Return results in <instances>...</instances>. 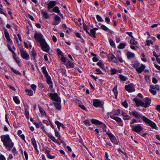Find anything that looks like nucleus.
Segmentation results:
<instances>
[{
    "label": "nucleus",
    "instance_id": "20e7f679",
    "mask_svg": "<svg viewBox=\"0 0 160 160\" xmlns=\"http://www.w3.org/2000/svg\"><path fill=\"white\" fill-rule=\"evenodd\" d=\"M47 95L51 97L52 100L58 102H61V99L57 93H48Z\"/></svg>",
    "mask_w": 160,
    "mask_h": 160
},
{
    "label": "nucleus",
    "instance_id": "39448f33",
    "mask_svg": "<svg viewBox=\"0 0 160 160\" xmlns=\"http://www.w3.org/2000/svg\"><path fill=\"white\" fill-rule=\"evenodd\" d=\"M132 128L131 130L139 134H140V132L143 129V128L142 127L140 124H138L135 126H132L131 127Z\"/></svg>",
    "mask_w": 160,
    "mask_h": 160
},
{
    "label": "nucleus",
    "instance_id": "69168bd1",
    "mask_svg": "<svg viewBox=\"0 0 160 160\" xmlns=\"http://www.w3.org/2000/svg\"><path fill=\"white\" fill-rule=\"evenodd\" d=\"M152 81L153 83L156 84L157 83L158 80L155 78H153Z\"/></svg>",
    "mask_w": 160,
    "mask_h": 160
},
{
    "label": "nucleus",
    "instance_id": "9b49d317",
    "mask_svg": "<svg viewBox=\"0 0 160 160\" xmlns=\"http://www.w3.org/2000/svg\"><path fill=\"white\" fill-rule=\"evenodd\" d=\"M125 88L126 90L129 92H132L135 91L134 87L130 84L126 85Z\"/></svg>",
    "mask_w": 160,
    "mask_h": 160
},
{
    "label": "nucleus",
    "instance_id": "473e14b6",
    "mask_svg": "<svg viewBox=\"0 0 160 160\" xmlns=\"http://www.w3.org/2000/svg\"><path fill=\"white\" fill-rule=\"evenodd\" d=\"M127 45L126 43H120L118 46V48L119 49H123L125 48V46Z\"/></svg>",
    "mask_w": 160,
    "mask_h": 160
},
{
    "label": "nucleus",
    "instance_id": "393cba45",
    "mask_svg": "<svg viewBox=\"0 0 160 160\" xmlns=\"http://www.w3.org/2000/svg\"><path fill=\"white\" fill-rule=\"evenodd\" d=\"M58 56L60 58V60L62 61V62H63V63H64L66 62V58L64 56V55H63L62 53L59 55Z\"/></svg>",
    "mask_w": 160,
    "mask_h": 160
},
{
    "label": "nucleus",
    "instance_id": "4c0bfd02",
    "mask_svg": "<svg viewBox=\"0 0 160 160\" xmlns=\"http://www.w3.org/2000/svg\"><path fill=\"white\" fill-rule=\"evenodd\" d=\"M138 121L135 118H133L132 119L131 121L130 122V126L131 127V126H134L133 124L137 122Z\"/></svg>",
    "mask_w": 160,
    "mask_h": 160
},
{
    "label": "nucleus",
    "instance_id": "79ce46f5",
    "mask_svg": "<svg viewBox=\"0 0 160 160\" xmlns=\"http://www.w3.org/2000/svg\"><path fill=\"white\" fill-rule=\"evenodd\" d=\"M13 99L14 101L16 104H19L20 103V101L17 97H13Z\"/></svg>",
    "mask_w": 160,
    "mask_h": 160
},
{
    "label": "nucleus",
    "instance_id": "a211bd4d",
    "mask_svg": "<svg viewBox=\"0 0 160 160\" xmlns=\"http://www.w3.org/2000/svg\"><path fill=\"white\" fill-rule=\"evenodd\" d=\"M31 143L34 147V149L36 151H38L37 149V146L36 144V140L34 138H32L31 139Z\"/></svg>",
    "mask_w": 160,
    "mask_h": 160
},
{
    "label": "nucleus",
    "instance_id": "ddd939ff",
    "mask_svg": "<svg viewBox=\"0 0 160 160\" xmlns=\"http://www.w3.org/2000/svg\"><path fill=\"white\" fill-rule=\"evenodd\" d=\"M4 33L5 35V36L8 41V42L9 43L12 42V41L10 38V36L8 32L6 29L5 28H4Z\"/></svg>",
    "mask_w": 160,
    "mask_h": 160
},
{
    "label": "nucleus",
    "instance_id": "e2e57ef3",
    "mask_svg": "<svg viewBox=\"0 0 160 160\" xmlns=\"http://www.w3.org/2000/svg\"><path fill=\"white\" fill-rule=\"evenodd\" d=\"M24 154L26 159L27 160L28 158V153L26 151H24Z\"/></svg>",
    "mask_w": 160,
    "mask_h": 160
},
{
    "label": "nucleus",
    "instance_id": "864d4df0",
    "mask_svg": "<svg viewBox=\"0 0 160 160\" xmlns=\"http://www.w3.org/2000/svg\"><path fill=\"white\" fill-rule=\"evenodd\" d=\"M121 113L120 112V110L119 109H118L115 111V113L114 114V115H115L118 116Z\"/></svg>",
    "mask_w": 160,
    "mask_h": 160
},
{
    "label": "nucleus",
    "instance_id": "6ab92c4d",
    "mask_svg": "<svg viewBox=\"0 0 160 160\" xmlns=\"http://www.w3.org/2000/svg\"><path fill=\"white\" fill-rule=\"evenodd\" d=\"M127 56L128 59H130L135 57V54L133 52L128 51L127 53Z\"/></svg>",
    "mask_w": 160,
    "mask_h": 160
},
{
    "label": "nucleus",
    "instance_id": "a878e982",
    "mask_svg": "<svg viewBox=\"0 0 160 160\" xmlns=\"http://www.w3.org/2000/svg\"><path fill=\"white\" fill-rule=\"evenodd\" d=\"M38 108L40 112L43 116L46 115V113L44 110L40 106L38 105Z\"/></svg>",
    "mask_w": 160,
    "mask_h": 160
},
{
    "label": "nucleus",
    "instance_id": "ea45409f",
    "mask_svg": "<svg viewBox=\"0 0 160 160\" xmlns=\"http://www.w3.org/2000/svg\"><path fill=\"white\" fill-rule=\"evenodd\" d=\"M97 65L101 68L102 69H103L104 68V65L101 62H98L97 63Z\"/></svg>",
    "mask_w": 160,
    "mask_h": 160
},
{
    "label": "nucleus",
    "instance_id": "dca6fc26",
    "mask_svg": "<svg viewBox=\"0 0 160 160\" xmlns=\"http://www.w3.org/2000/svg\"><path fill=\"white\" fill-rule=\"evenodd\" d=\"M48 9L52 8L56 5L55 1H50L48 4Z\"/></svg>",
    "mask_w": 160,
    "mask_h": 160
},
{
    "label": "nucleus",
    "instance_id": "2f4dec72",
    "mask_svg": "<svg viewBox=\"0 0 160 160\" xmlns=\"http://www.w3.org/2000/svg\"><path fill=\"white\" fill-rule=\"evenodd\" d=\"M11 70L15 74L18 75H21V73L18 71L15 70L14 68L11 67L10 68Z\"/></svg>",
    "mask_w": 160,
    "mask_h": 160
},
{
    "label": "nucleus",
    "instance_id": "cd10ccee",
    "mask_svg": "<svg viewBox=\"0 0 160 160\" xmlns=\"http://www.w3.org/2000/svg\"><path fill=\"white\" fill-rule=\"evenodd\" d=\"M99 25L101 26V29L104 31H107L109 30V29L104 25H102L101 23H99Z\"/></svg>",
    "mask_w": 160,
    "mask_h": 160
},
{
    "label": "nucleus",
    "instance_id": "aec40b11",
    "mask_svg": "<svg viewBox=\"0 0 160 160\" xmlns=\"http://www.w3.org/2000/svg\"><path fill=\"white\" fill-rule=\"evenodd\" d=\"M61 102H54L53 104L54 105V106L55 108L59 110H60L61 109V106L60 104Z\"/></svg>",
    "mask_w": 160,
    "mask_h": 160
},
{
    "label": "nucleus",
    "instance_id": "49530a36",
    "mask_svg": "<svg viewBox=\"0 0 160 160\" xmlns=\"http://www.w3.org/2000/svg\"><path fill=\"white\" fill-rule=\"evenodd\" d=\"M96 18L98 22H102L103 20L102 18L99 15H97L96 16Z\"/></svg>",
    "mask_w": 160,
    "mask_h": 160
},
{
    "label": "nucleus",
    "instance_id": "b1692460",
    "mask_svg": "<svg viewBox=\"0 0 160 160\" xmlns=\"http://www.w3.org/2000/svg\"><path fill=\"white\" fill-rule=\"evenodd\" d=\"M58 56L60 58V60L62 61V62H63V63H64L66 62V58L64 56V55H63L62 53L59 55Z\"/></svg>",
    "mask_w": 160,
    "mask_h": 160
},
{
    "label": "nucleus",
    "instance_id": "5fc2aeb1",
    "mask_svg": "<svg viewBox=\"0 0 160 160\" xmlns=\"http://www.w3.org/2000/svg\"><path fill=\"white\" fill-rule=\"evenodd\" d=\"M146 44L147 45L149 46L150 44H152L153 42L151 40H147L146 41Z\"/></svg>",
    "mask_w": 160,
    "mask_h": 160
},
{
    "label": "nucleus",
    "instance_id": "13d9d810",
    "mask_svg": "<svg viewBox=\"0 0 160 160\" xmlns=\"http://www.w3.org/2000/svg\"><path fill=\"white\" fill-rule=\"evenodd\" d=\"M78 105L80 108L83 110H86V108L84 105H81L80 104H78Z\"/></svg>",
    "mask_w": 160,
    "mask_h": 160
},
{
    "label": "nucleus",
    "instance_id": "c85d7f7f",
    "mask_svg": "<svg viewBox=\"0 0 160 160\" xmlns=\"http://www.w3.org/2000/svg\"><path fill=\"white\" fill-rule=\"evenodd\" d=\"M113 91L114 93L115 97L116 98H117L118 91L117 90V86H115L113 89Z\"/></svg>",
    "mask_w": 160,
    "mask_h": 160
},
{
    "label": "nucleus",
    "instance_id": "e433bc0d",
    "mask_svg": "<svg viewBox=\"0 0 160 160\" xmlns=\"http://www.w3.org/2000/svg\"><path fill=\"white\" fill-rule=\"evenodd\" d=\"M48 136L54 142L58 143L57 140L55 137L50 135V134H48Z\"/></svg>",
    "mask_w": 160,
    "mask_h": 160
},
{
    "label": "nucleus",
    "instance_id": "5701e85b",
    "mask_svg": "<svg viewBox=\"0 0 160 160\" xmlns=\"http://www.w3.org/2000/svg\"><path fill=\"white\" fill-rule=\"evenodd\" d=\"M25 92H26L27 94L29 96H32L33 94V92L31 89H26Z\"/></svg>",
    "mask_w": 160,
    "mask_h": 160
},
{
    "label": "nucleus",
    "instance_id": "58836bf2",
    "mask_svg": "<svg viewBox=\"0 0 160 160\" xmlns=\"http://www.w3.org/2000/svg\"><path fill=\"white\" fill-rule=\"evenodd\" d=\"M119 77L122 81H125L127 80L126 77L122 74H120Z\"/></svg>",
    "mask_w": 160,
    "mask_h": 160
},
{
    "label": "nucleus",
    "instance_id": "9d476101",
    "mask_svg": "<svg viewBox=\"0 0 160 160\" xmlns=\"http://www.w3.org/2000/svg\"><path fill=\"white\" fill-rule=\"evenodd\" d=\"M93 106L96 107L101 108L102 106L101 102L99 100L96 99L93 100Z\"/></svg>",
    "mask_w": 160,
    "mask_h": 160
},
{
    "label": "nucleus",
    "instance_id": "a19ab883",
    "mask_svg": "<svg viewBox=\"0 0 160 160\" xmlns=\"http://www.w3.org/2000/svg\"><path fill=\"white\" fill-rule=\"evenodd\" d=\"M54 12L57 13H59L60 12V10L58 8L57 6L54 7L52 10Z\"/></svg>",
    "mask_w": 160,
    "mask_h": 160
},
{
    "label": "nucleus",
    "instance_id": "6e6d98bb",
    "mask_svg": "<svg viewBox=\"0 0 160 160\" xmlns=\"http://www.w3.org/2000/svg\"><path fill=\"white\" fill-rule=\"evenodd\" d=\"M31 88L34 91H35L36 90L37 86L35 85L34 84H32L31 86Z\"/></svg>",
    "mask_w": 160,
    "mask_h": 160
},
{
    "label": "nucleus",
    "instance_id": "bf43d9fd",
    "mask_svg": "<svg viewBox=\"0 0 160 160\" xmlns=\"http://www.w3.org/2000/svg\"><path fill=\"white\" fill-rule=\"evenodd\" d=\"M149 91L151 93L154 95H155L157 92L156 91L152 89H150Z\"/></svg>",
    "mask_w": 160,
    "mask_h": 160
},
{
    "label": "nucleus",
    "instance_id": "37998d69",
    "mask_svg": "<svg viewBox=\"0 0 160 160\" xmlns=\"http://www.w3.org/2000/svg\"><path fill=\"white\" fill-rule=\"evenodd\" d=\"M109 41L110 45L112 47H115V44L114 41L111 39L109 40Z\"/></svg>",
    "mask_w": 160,
    "mask_h": 160
},
{
    "label": "nucleus",
    "instance_id": "774afa93",
    "mask_svg": "<svg viewBox=\"0 0 160 160\" xmlns=\"http://www.w3.org/2000/svg\"><path fill=\"white\" fill-rule=\"evenodd\" d=\"M0 160H6V158L4 155H0Z\"/></svg>",
    "mask_w": 160,
    "mask_h": 160
},
{
    "label": "nucleus",
    "instance_id": "0eeeda50",
    "mask_svg": "<svg viewBox=\"0 0 160 160\" xmlns=\"http://www.w3.org/2000/svg\"><path fill=\"white\" fill-rule=\"evenodd\" d=\"M110 118L115 120L117 122L119 123V124L120 126H123V123L122 121L120 118L116 117L114 115H110Z\"/></svg>",
    "mask_w": 160,
    "mask_h": 160
},
{
    "label": "nucleus",
    "instance_id": "6e6552de",
    "mask_svg": "<svg viewBox=\"0 0 160 160\" xmlns=\"http://www.w3.org/2000/svg\"><path fill=\"white\" fill-rule=\"evenodd\" d=\"M21 56L22 58L26 60L29 59V54L25 51L22 48L20 49Z\"/></svg>",
    "mask_w": 160,
    "mask_h": 160
},
{
    "label": "nucleus",
    "instance_id": "09e8293b",
    "mask_svg": "<svg viewBox=\"0 0 160 160\" xmlns=\"http://www.w3.org/2000/svg\"><path fill=\"white\" fill-rule=\"evenodd\" d=\"M83 122L84 124L86 125V126H90L91 125V123L88 120H86L85 121H83Z\"/></svg>",
    "mask_w": 160,
    "mask_h": 160
},
{
    "label": "nucleus",
    "instance_id": "bb28decb",
    "mask_svg": "<svg viewBox=\"0 0 160 160\" xmlns=\"http://www.w3.org/2000/svg\"><path fill=\"white\" fill-rule=\"evenodd\" d=\"M45 77L46 78V82L48 84H52V83L51 79L50 76L48 75H47V76H45Z\"/></svg>",
    "mask_w": 160,
    "mask_h": 160
},
{
    "label": "nucleus",
    "instance_id": "7c9ffc66",
    "mask_svg": "<svg viewBox=\"0 0 160 160\" xmlns=\"http://www.w3.org/2000/svg\"><path fill=\"white\" fill-rule=\"evenodd\" d=\"M25 115L27 119H28L30 118L29 113L28 109L27 108L25 109Z\"/></svg>",
    "mask_w": 160,
    "mask_h": 160
},
{
    "label": "nucleus",
    "instance_id": "72a5a7b5",
    "mask_svg": "<svg viewBox=\"0 0 160 160\" xmlns=\"http://www.w3.org/2000/svg\"><path fill=\"white\" fill-rule=\"evenodd\" d=\"M96 32L93 30V29H91L90 30V32L89 35L93 38H96L95 36Z\"/></svg>",
    "mask_w": 160,
    "mask_h": 160
},
{
    "label": "nucleus",
    "instance_id": "0e129e2a",
    "mask_svg": "<svg viewBox=\"0 0 160 160\" xmlns=\"http://www.w3.org/2000/svg\"><path fill=\"white\" fill-rule=\"evenodd\" d=\"M57 52L58 54V55L62 54V52L60 50L59 48H57Z\"/></svg>",
    "mask_w": 160,
    "mask_h": 160
},
{
    "label": "nucleus",
    "instance_id": "f03ea898",
    "mask_svg": "<svg viewBox=\"0 0 160 160\" xmlns=\"http://www.w3.org/2000/svg\"><path fill=\"white\" fill-rule=\"evenodd\" d=\"M34 38L37 42H39L42 47V49L43 51L47 52H49L50 50L49 46L45 41L43 35L41 33L35 32L34 35Z\"/></svg>",
    "mask_w": 160,
    "mask_h": 160
},
{
    "label": "nucleus",
    "instance_id": "680f3d73",
    "mask_svg": "<svg viewBox=\"0 0 160 160\" xmlns=\"http://www.w3.org/2000/svg\"><path fill=\"white\" fill-rule=\"evenodd\" d=\"M92 61L94 62H96L98 61L99 60L98 58L95 57H93L92 58Z\"/></svg>",
    "mask_w": 160,
    "mask_h": 160
},
{
    "label": "nucleus",
    "instance_id": "2eb2a0df",
    "mask_svg": "<svg viewBox=\"0 0 160 160\" xmlns=\"http://www.w3.org/2000/svg\"><path fill=\"white\" fill-rule=\"evenodd\" d=\"M144 100L145 101V103H144V107L146 108L149 107L151 103V99L147 97L144 98Z\"/></svg>",
    "mask_w": 160,
    "mask_h": 160
},
{
    "label": "nucleus",
    "instance_id": "c03bdc74",
    "mask_svg": "<svg viewBox=\"0 0 160 160\" xmlns=\"http://www.w3.org/2000/svg\"><path fill=\"white\" fill-rule=\"evenodd\" d=\"M117 70L115 68H112L111 69L110 72H111V75H113L117 72Z\"/></svg>",
    "mask_w": 160,
    "mask_h": 160
},
{
    "label": "nucleus",
    "instance_id": "603ef678",
    "mask_svg": "<svg viewBox=\"0 0 160 160\" xmlns=\"http://www.w3.org/2000/svg\"><path fill=\"white\" fill-rule=\"evenodd\" d=\"M54 132L55 133V135L56 137L58 138H60V136L59 135L58 132L57 130L55 129L54 130Z\"/></svg>",
    "mask_w": 160,
    "mask_h": 160
},
{
    "label": "nucleus",
    "instance_id": "412c9836",
    "mask_svg": "<svg viewBox=\"0 0 160 160\" xmlns=\"http://www.w3.org/2000/svg\"><path fill=\"white\" fill-rule=\"evenodd\" d=\"M41 12L45 19H46L49 18V16L48 14L47 11L42 10V11H41Z\"/></svg>",
    "mask_w": 160,
    "mask_h": 160
},
{
    "label": "nucleus",
    "instance_id": "052dcab7",
    "mask_svg": "<svg viewBox=\"0 0 160 160\" xmlns=\"http://www.w3.org/2000/svg\"><path fill=\"white\" fill-rule=\"evenodd\" d=\"M32 55L34 58H35L37 57V53L35 51H31Z\"/></svg>",
    "mask_w": 160,
    "mask_h": 160
},
{
    "label": "nucleus",
    "instance_id": "338daca9",
    "mask_svg": "<svg viewBox=\"0 0 160 160\" xmlns=\"http://www.w3.org/2000/svg\"><path fill=\"white\" fill-rule=\"evenodd\" d=\"M33 123L35 126L36 128H39V125L37 122H34Z\"/></svg>",
    "mask_w": 160,
    "mask_h": 160
},
{
    "label": "nucleus",
    "instance_id": "3c124183",
    "mask_svg": "<svg viewBox=\"0 0 160 160\" xmlns=\"http://www.w3.org/2000/svg\"><path fill=\"white\" fill-rule=\"evenodd\" d=\"M122 105L125 108H127L128 106V105L126 101L123 102L122 103Z\"/></svg>",
    "mask_w": 160,
    "mask_h": 160
},
{
    "label": "nucleus",
    "instance_id": "423d86ee",
    "mask_svg": "<svg viewBox=\"0 0 160 160\" xmlns=\"http://www.w3.org/2000/svg\"><path fill=\"white\" fill-rule=\"evenodd\" d=\"M106 133L108 135L110 141L112 143L116 144H118V141L117 140L116 138L114 135L111 132L108 131L106 132Z\"/></svg>",
    "mask_w": 160,
    "mask_h": 160
},
{
    "label": "nucleus",
    "instance_id": "8fccbe9b",
    "mask_svg": "<svg viewBox=\"0 0 160 160\" xmlns=\"http://www.w3.org/2000/svg\"><path fill=\"white\" fill-rule=\"evenodd\" d=\"M101 125V127L103 130V131L105 132H106V126L103 123H102V124H100Z\"/></svg>",
    "mask_w": 160,
    "mask_h": 160
},
{
    "label": "nucleus",
    "instance_id": "f8f14e48",
    "mask_svg": "<svg viewBox=\"0 0 160 160\" xmlns=\"http://www.w3.org/2000/svg\"><path fill=\"white\" fill-rule=\"evenodd\" d=\"M55 21L53 22L52 24L57 25L59 24L61 22L60 18L57 15H56L54 17Z\"/></svg>",
    "mask_w": 160,
    "mask_h": 160
},
{
    "label": "nucleus",
    "instance_id": "4d7b16f0",
    "mask_svg": "<svg viewBox=\"0 0 160 160\" xmlns=\"http://www.w3.org/2000/svg\"><path fill=\"white\" fill-rule=\"evenodd\" d=\"M83 28L84 30H88V27L86 25L85 23H83Z\"/></svg>",
    "mask_w": 160,
    "mask_h": 160
},
{
    "label": "nucleus",
    "instance_id": "a18cd8bd",
    "mask_svg": "<svg viewBox=\"0 0 160 160\" xmlns=\"http://www.w3.org/2000/svg\"><path fill=\"white\" fill-rule=\"evenodd\" d=\"M95 74H102L103 73L99 68L95 70Z\"/></svg>",
    "mask_w": 160,
    "mask_h": 160
},
{
    "label": "nucleus",
    "instance_id": "f257e3e1",
    "mask_svg": "<svg viewBox=\"0 0 160 160\" xmlns=\"http://www.w3.org/2000/svg\"><path fill=\"white\" fill-rule=\"evenodd\" d=\"M129 113L130 115H132L137 118L141 119L144 122L151 127L152 128L155 129H158V128L155 123L148 119L146 117L141 115L138 112L134 110L132 111L131 112H129Z\"/></svg>",
    "mask_w": 160,
    "mask_h": 160
},
{
    "label": "nucleus",
    "instance_id": "4be33fe9",
    "mask_svg": "<svg viewBox=\"0 0 160 160\" xmlns=\"http://www.w3.org/2000/svg\"><path fill=\"white\" fill-rule=\"evenodd\" d=\"M91 122L92 123L95 124L100 125L102 123V122L98 120L95 119H92L91 120Z\"/></svg>",
    "mask_w": 160,
    "mask_h": 160
},
{
    "label": "nucleus",
    "instance_id": "c9c22d12",
    "mask_svg": "<svg viewBox=\"0 0 160 160\" xmlns=\"http://www.w3.org/2000/svg\"><path fill=\"white\" fill-rule=\"evenodd\" d=\"M140 64L139 63L137 62H135L134 63H133L132 65L133 67L137 68L138 67L140 66Z\"/></svg>",
    "mask_w": 160,
    "mask_h": 160
},
{
    "label": "nucleus",
    "instance_id": "7ed1b4c3",
    "mask_svg": "<svg viewBox=\"0 0 160 160\" xmlns=\"http://www.w3.org/2000/svg\"><path fill=\"white\" fill-rule=\"evenodd\" d=\"M0 138L4 146L8 151H10L13 148L14 144L10 139L9 135L8 134L2 135Z\"/></svg>",
    "mask_w": 160,
    "mask_h": 160
},
{
    "label": "nucleus",
    "instance_id": "f3484780",
    "mask_svg": "<svg viewBox=\"0 0 160 160\" xmlns=\"http://www.w3.org/2000/svg\"><path fill=\"white\" fill-rule=\"evenodd\" d=\"M145 66L143 64H142L140 66L136 68V71L139 73H141L144 69Z\"/></svg>",
    "mask_w": 160,
    "mask_h": 160
},
{
    "label": "nucleus",
    "instance_id": "4468645a",
    "mask_svg": "<svg viewBox=\"0 0 160 160\" xmlns=\"http://www.w3.org/2000/svg\"><path fill=\"white\" fill-rule=\"evenodd\" d=\"M108 58L112 62L114 63L117 62V59L113 54H109L108 55Z\"/></svg>",
    "mask_w": 160,
    "mask_h": 160
},
{
    "label": "nucleus",
    "instance_id": "c756f323",
    "mask_svg": "<svg viewBox=\"0 0 160 160\" xmlns=\"http://www.w3.org/2000/svg\"><path fill=\"white\" fill-rule=\"evenodd\" d=\"M41 70L45 76H47V75H48V72L46 71V68L45 66H43L42 67Z\"/></svg>",
    "mask_w": 160,
    "mask_h": 160
},
{
    "label": "nucleus",
    "instance_id": "de8ad7c7",
    "mask_svg": "<svg viewBox=\"0 0 160 160\" xmlns=\"http://www.w3.org/2000/svg\"><path fill=\"white\" fill-rule=\"evenodd\" d=\"M12 152L14 156L17 154L18 151L15 148H13L12 150Z\"/></svg>",
    "mask_w": 160,
    "mask_h": 160
},
{
    "label": "nucleus",
    "instance_id": "f704fd0d",
    "mask_svg": "<svg viewBox=\"0 0 160 160\" xmlns=\"http://www.w3.org/2000/svg\"><path fill=\"white\" fill-rule=\"evenodd\" d=\"M131 118V117L128 115H125L123 116V119L125 120H130Z\"/></svg>",
    "mask_w": 160,
    "mask_h": 160
},
{
    "label": "nucleus",
    "instance_id": "1a4fd4ad",
    "mask_svg": "<svg viewBox=\"0 0 160 160\" xmlns=\"http://www.w3.org/2000/svg\"><path fill=\"white\" fill-rule=\"evenodd\" d=\"M133 99L138 106H141L144 107V102L143 101L137 98H135Z\"/></svg>",
    "mask_w": 160,
    "mask_h": 160
}]
</instances>
